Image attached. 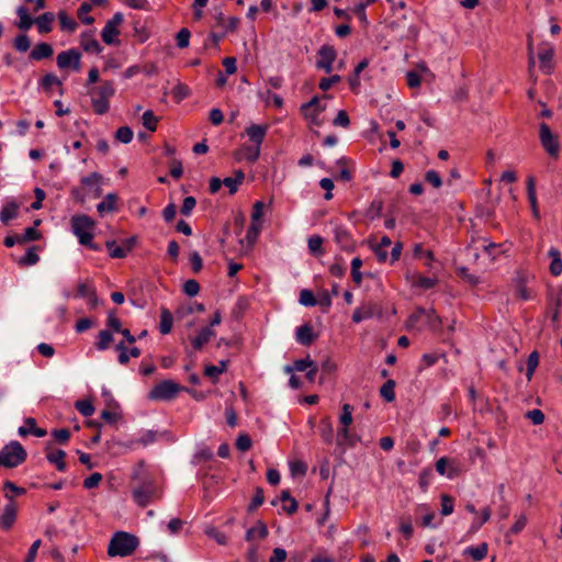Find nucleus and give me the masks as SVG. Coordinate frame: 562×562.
<instances>
[{
	"label": "nucleus",
	"mask_w": 562,
	"mask_h": 562,
	"mask_svg": "<svg viewBox=\"0 0 562 562\" xmlns=\"http://www.w3.org/2000/svg\"><path fill=\"white\" fill-rule=\"evenodd\" d=\"M144 467L145 461H138L132 473V481L135 483L132 496L134 502L143 508L162 497V490L155 476L148 473Z\"/></svg>",
	"instance_id": "1"
},
{
	"label": "nucleus",
	"mask_w": 562,
	"mask_h": 562,
	"mask_svg": "<svg viewBox=\"0 0 562 562\" xmlns=\"http://www.w3.org/2000/svg\"><path fill=\"white\" fill-rule=\"evenodd\" d=\"M71 229L78 241L82 246H87L92 250H100V247L93 243V229L95 222L86 214L75 215L71 217Z\"/></svg>",
	"instance_id": "2"
},
{
	"label": "nucleus",
	"mask_w": 562,
	"mask_h": 562,
	"mask_svg": "<svg viewBox=\"0 0 562 562\" xmlns=\"http://www.w3.org/2000/svg\"><path fill=\"white\" fill-rule=\"evenodd\" d=\"M139 546V539L126 531H116L108 546V554L114 557H128Z\"/></svg>",
	"instance_id": "3"
},
{
	"label": "nucleus",
	"mask_w": 562,
	"mask_h": 562,
	"mask_svg": "<svg viewBox=\"0 0 562 562\" xmlns=\"http://www.w3.org/2000/svg\"><path fill=\"white\" fill-rule=\"evenodd\" d=\"M91 104L95 114L103 115L110 110V99L115 94L114 83L111 80H104L102 83L90 91Z\"/></svg>",
	"instance_id": "4"
},
{
	"label": "nucleus",
	"mask_w": 562,
	"mask_h": 562,
	"mask_svg": "<svg viewBox=\"0 0 562 562\" xmlns=\"http://www.w3.org/2000/svg\"><path fill=\"white\" fill-rule=\"evenodd\" d=\"M27 452L21 442L12 440L0 450V468H18L25 462Z\"/></svg>",
	"instance_id": "5"
},
{
	"label": "nucleus",
	"mask_w": 562,
	"mask_h": 562,
	"mask_svg": "<svg viewBox=\"0 0 562 562\" xmlns=\"http://www.w3.org/2000/svg\"><path fill=\"white\" fill-rule=\"evenodd\" d=\"M180 391L191 392L171 380H164L149 391L147 397L151 401H171L177 397Z\"/></svg>",
	"instance_id": "6"
},
{
	"label": "nucleus",
	"mask_w": 562,
	"mask_h": 562,
	"mask_svg": "<svg viewBox=\"0 0 562 562\" xmlns=\"http://www.w3.org/2000/svg\"><path fill=\"white\" fill-rule=\"evenodd\" d=\"M539 138L547 154L552 158H558L560 153L558 135L552 133L550 126L547 123L540 124Z\"/></svg>",
	"instance_id": "7"
},
{
	"label": "nucleus",
	"mask_w": 562,
	"mask_h": 562,
	"mask_svg": "<svg viewBox=\"0 0 562 562\" xmlns=\"http://www.w3.org/2000/svg\"><path fill=\"white\" fill-rule=\"evenodd\" d=\"M136 236L123 239L120 245H117L115 240H106L105 247L109 250L111 258L123 259L133 250L136 245Z\"/></svg>",
	"instance_id": "8"
},
{
	"label": "nucleus",
	"mask_w": 562,
	"mask_h": 562,
	"mask_svg": "<svg viewBox=\"0 0 562 562\" xmlns=\"http://www.w3.org/2000/svg\"><path fill=\"white\" fill-rule=\"evenodd\" d=\"M81 54L75 48L63 50L57 55L56 63L59 69L72 68L76 71L80 70Z\"/></svg>",
	"instance_id": "9"
},
{
	"label": "nucleus",
	"mask_w": 562,
	"mask_h": 562,
	"mask_svg": "<svg viewBox=\"0 0 562 562\" xmlns=\"http://www.w3.org/2000/svg\"><path fill=\"white\" fill-rule=\"evenodd\" d=\"M319 59L316 61V67L324 70L326 74L333 71V64L337 58V52L333 45H323L318 49Z\"/></svg>",
	"instance_id": "10"
},
{
	"label": "nucleus",
	"mask_w": 562,
	"mask_h": 562,
	"mask_svg": "<svg viewBox=\"0 0 562 562\" xmlns=\"http://www.w3.org/2000/svg\"><path fill=\"white\" fill-rule=\"evenodd\" d=\"M436 471L448 479H454L460 474L457 461L448 457H441L436 461Z\"/></svg>",
	"instance_id": "11"
},
{
	"label": "nucleus",
	"mask_w": 562,
	"mask_h": 562,
	"mask_svg": "<svg viewBox=\"0 0 562 562\" xmlns=\"http://www.w3.org/2000/svg\"><path fill=\"white\" fill-rule=\"evenodd\" d=\"M5 497L9 499V503L4 506L3 513L0 516V527L4 530H9L15 522L16 507L12 496L5 494Z\"/></svg>",
	"instance_id": "12"
},
{
	"label": "nucleus",
	"mask_w": 562,
	"mask_h": 562,
	"mask_svg": "<svg viewBox=\"0 0 562 562\" xmlns=\"http://www.w3.org/2000/svg\"><path fill=\"white\" fill-rule=\"evenodd\" d=\"M335 241L339 245V247L345 251H353L356 243L347 228L344 226H336L335 231Z\"/></svg>",
	"instance_id": "13"
},
{
	"label": "nucleus",
	"mask_w": 562,
	"mask_h": 562,
	"mask_svg": "<svg viewBox=\"0 0 562 562\" xmlns=\"http://www.w3.org/2000/svg\"><path fill=\"white\" fill-rule=\"evenodd\" d=\"M80 46L86 53L100 54L103 47L95 40L93 31H85L80 35Z\"/></svg>",
	"instance_id": "14"
},
{
	"label": "nucleus",
	"mask_w": 562,
	"mask_h": 562,
	"mask_svg": "<svg viewBox=\"0 0 562 562\" xmlns=\"http://www.w3.org/2000/svg\"><path fill=\"white\" fill-rule=\"evenodd\" d=\"M321 98L315 95L308 102L302 104L301 111L305 115V117H310L313 121H316L319 113L325 111L326 105H322L319 103Z\"/></svg>",
	"instance_id": "15"
},
{
	"label": "nucleus",
	"mask_w": 562,
	"mask_h": 562,
	"mask_svg": "<svg viewBox=\"0 0 562 562\" xmlns=\"http://www.w3.org/2000/svg\"><path fill=\"white\" fill-rule=\"evenodd\" d=\"M360 438L349 431V427H341L337 432V446L345 452L346 447L353 448Z\"/></svg>",
	"instance_id": "16"
},
{
	"label": "nucleus",
	"mask_w": 562,
	"mask_h": 562,
	"mask_svg": "<svg viewBox=\"0 0 562 562\" xmlns=\"http://www.w3.org/2000/svg\"><path fill=\"white\" fill-rule=\"evenodd\" d=\"M268 125H259V124H251L246 128V134L249 137V140L256 145L261 146L263 143L267 132H268Z\"/></svg>",
	"instance_id": "17"
},
{
	"label": "nucleus",
	"mask_w": 562,
	"mask_h": 562,
	"mask_svg": "<svg viewBox=\"0 0 562 562\" xmlns=\"http://www.w3.org/2000/svg\"><path fill=\"white\" fill-rule=\"evenodd\" d=\"M54 49L53 46L49 43L42 42L36 44L33 49L30 53V59L31 60H43L48 59L53 56Z\"/></svg>",
	"instance_id": "18"
},
{
	"label": "nucleus",
	"mask_w": 562,
	"mask_h": 562,
	"mask_svg": "<svg viewBox=\"0 0 562 562\" xmlns=\"http://www.w3.org/2000/svg\"><path fill=\"white\" fill-rule=\"evenodd\" d=\"M48 451L46 453V459L49 463L55 464L56 469L60 472H65L67 469V464L65 462L66 452L61 449H57L55 451L50 450V443H48Z\"/></svg>",
	"instance_id": "19"
},
{
	"label": "nucleus",
	"mask_w": 562,
	"mask_h": 562,
	"mask_svg": "<svg viewBox=\"0 0 562 562\" xmlns=\"http://www.w3.org/2000/svg\"><path fill=\"white\" fill-rule=\"evenodd\" d=\"M19 210H20V204L16 201H14V200L7 201L0 211V221L4 225H7L10 221L18 217Z\"/></svg>",
	"instance_id": "20"
},
{
	"label": "nucleus",
	"mask_w": 562,
	"mask_h": 562,
	"mask_svg": "<svg viewBox=\"0 0 562 562\" xmlns=\"http://www.w3.org/2000/svg\"><path fill=\"white\" fill-rule=\"evenodd\" d=\"M317 335L314 333L313 327L310 324H303L296 329V340L302 346H311Z\"/></svg>",
	"instance_id": "21"
},
{
	"label": "nucleus",
	"mask_w": 562,
	"mask_h": 562,
	"mask_svg": "<svg viewBox=\"0 0 562 562\" xmlns=\"http://www.w3.org/2000/svg\"><path fill=\"white\" fill-rule=\"evenodd\" d=\"M527 196L531 206L532 215L536 220L540 218V211L538 207V201L536 195V181L535 178L529 176L527 178Z\"/></svg>",
	"instance_id": "22"
},
{
	"label": "nucleus",
	"mask_w": 562,
	"mask_h": 562,
	"mask_svg": "<svg viewBox=\"0 0 562 562\" xmlns=\"http://www.w3.org/2000/svg\"><path fill=\"white\" fill-rule=\"evenodd\" d=\"M116 202L117 194L116 193H108L104 199L98 203L97 211L100 216H103L106 213H112L116 211Z\"/></svg>",
	"instance_id": "23"
},
{
	"label": "nucleus",
	"mask_w": 562,
	"mask_h": 562,
	"mask_svg": "<svg viewBox=\"0 0 562 562\" xmlns=\"http://www.w3.org/2000/svg\"><path fill=\"white\" fill-rule=\"evenodd\" d=\"M16 14L20 20L15 23V26L23 32L30 30L35 19L30 15L27 8L24 5L19 7L16 9Z\"/></svg>",
	"instance_id": "24"
},
{
	"label": "nucleus",
	"mask_w": 562,
	"mask_h": 562,
	"mask_svg": "<svg viewBox=\"0 0 562 562\" xmlns=\"http://www.w3.org/2000/svg\"><path fill=\"white\" fill-rule=\"evenodd\" d=\"M554 50L552 47L547 49H542L539 52L538 57L540 60V69L542 72L549 75L553 69L552 59H553Z\"/></svg>",
	"instance_id": "25"
},
{
	"label": "nucleus",
	"mask_w": 562,
	"mask_h": 562,
	"mask_svg": "<svg viewBox=\"0 0 562 562\" xmlns=\"http://www.w3.org/2000/svg\"><path fill=\"white\" fill-rule=\"evenodd\" d=\"M26 426H31L32 429H26V427H20L18 432L20 436L25 437L30 434L34 435L35 437L42 438L47 435L46 429L40 428L36 426V420L33 417H27L24 422Z\"/></svg>",
	"instance_id": "26"
},
{
	"label": "nucleus",
	"mask_w": 562,
	"mask_h": 562,
	"mask_svg": "<svg viewBox=\"0 0 562 562\" xmlns=\"http://www.w3.org/2000/svg\"><path fill=\"white\" fill-rule=\"evenodd\" d=\"M120 35L119 27L105 23L104 27L101 31V38L106 45H117L120 41L117 36Z\"/></svg>",
	"instance_id": "27"
},
{
	"label": "nucleus",
	"mask_w": 562,
	"mask_h": 562,
	"mask_svg": "<svg viewBox=\"0 0 562 562\" xmlns=\"http://www.w3.org/2000/svg\"><path fill=\"white\" fill-rule=\"evenodd\" d=\"M215 335L210 327L202 328L199 334L191 339V345L195 350H201L203 346Z\"/></svg>",
	"instance_id": "28"
},
{
	"label": "nucleus",
	"mask_w": 562,
	"mask_h": 562,
	"mask_svg": "<svg viewBox=\"0 0 562 562\" xmlns=\"http://www.w3.org/2000/svg\"><path fill=\"white\" fill-rule=\"evenodd\" d=\"M55 19L54 13L45 12L35 19L34 23L37 25L40 34H47L52 31V23Z\"/></svg>",
	"instance_id": "29"
},
{
	"label": "nucleus",
	"mask_w": 562,
	"mask_h": 562,
	"mask_svg": "<svg viewBox=\"0 0 562 562\" xmlns=\"http://www.w3.org/2000/svg\"><path fill=\"white\" fill-rule=\"evenodd\" d=\"M268 533L269 531L267 525L263 521L258 520L256 522V526L249 528L246 531L245 539L248 542L252 541L256 536L260 539H265L268 536Z\"/></svg>",
	"instance_id": "30"
},
{
	"label": "nucleus",
	"mask_w": 562,
	"mask_h": 562,
	"mask_svg": "<svg viewBox=\"0 0 562 562\" xmlns=\"http://www.w3.org/2000/svg\"><path fill=\"white\" fill-rule=\"evenodd\" d=\"M57 18L61 31L74 33L77 30L78 23L66 11H59Z\"/></svg>",
	"instance_id": "31"
},
{
	"label": "nucleus",
	"mask_w": 562,
	"mask_h": 562,
	"mask_svg": "<svg viewBox=\"0 0 562 562\" xmlns=\"http://www.w3.org/2000/svg\"><path fill=\"white\" fill-rule=\"evenodd\" d=\"M319 435L323 441L327 445H331L334 441V428L329 417H324L321 420Z\"/></svg>",
	"instance_id": "32"
},
{
	"label": "nucleus",
	"mask_w": 562,
	"mask_h": 562,
	"mask_svg": "<svg viewBox=\"0 0 562 562\" xmlns=\"http://www.w3.org/2000/svg\"><path fill=\"white\" fill-rule=\"evenodd\" d=\"M549 257L551 258L549 266L550 273L554 277L560 276L562 273V259L560 251L555 248H551L549 250Z\"/></svg>",
	"instance_id": "33"
},
{
	"label": "nucleus",
	"mask_w": 562,
	"mask_h": 562,
	"mask_svg": "<svg viewBox=\"0 0 562 562\" xmlns=\"http://www.w3.org/2000/svg\"><path fill=\"white\" fill-rule=\"evenodd\" d=\"M113 339V331H111L110 329H102L98 334V339L94 342V346L99 351L106 350L110 347Z\"/></svg>",
	"instance_id": "34"
},
{
	"label": "nucleus",
	"mask_w": 562,
	"mask_h": 562,
	"mask_svg": "<svg viewBox=\"0 0 562 562\" xmlns=\"http://www.w3.org/2000/svg\"><path fill=\"white\" fill-rule=\"evenodd\" d=\"M173 325V316L171 312L162 307L160 312V324H159V330L162 335H167L171 331Z\"/></svg>",
	"instance_id": "35"
},
{
	"label": "nucleus",
	"mask_w": 562,
	"mask_h": 562,
	"mask_svg": "<svg viewBox=\"0 0 562 562\" xmlns=\"http://www.w3.org/2000/svg\"><path fill=\"white\" fill-rule=\"evenodd\" d=\"M245 179V173L241 169H238L235 171V177H227L223 179V184L226 186L229 189V193L234 194L237 190L239 184Z\"/></svg>",
	"instance_id": "36"
},
{
	"label": "nucleus",
	"mask_w": 562,
	"mask_h": 562,
	"mask_svg": "<svg viewBox=\"0 0 562 562\" xmlns=\"http://www.w3.org/2000/svg\"><path fill=\"white\" fill-rule=\"evenodd\" d=\"M228 360H221L218 366H206L204 369V374L216 382L218 380V375L227 370Z\"/></svg>",
	"instance_id": "37"
},
{
	"label": "nucleus",
	"mask_w": 562,
	"mask_h": 562,
	"mask_svg": "<svg viewBox=\"0 0 562 562\" xmlns=\"http://www.w3.org/2000/svg\"><path fill=\"white\" fill-rule=\"evenodd\" d=\"M487 543L482 542L476 547H469L464 553L469 554L474 561H482L487 554Z\"/></svg>",
	"instance_id": "38"
},
{
	"label": "nucleus",
	"mask_w": 562,
	"mask_h": 562,
	"mask_svg": "<svg viewBox=\"0 0 562 562\" xmlns=\"http://www.w3.org/2000/svg\"><path fill=\"white\" fill-rule=\"evenodd\" d=\"M37 246H31L26 254L19 259L18 263L22 267L34 266L40 261V256L36 254Z\"/></svg>",
	"instance_id": "39"
},
{
	"label": "nucleus",
	"mask_w": 562,
	"mask_h": 562,
	"mask_svg": "<svg viewBox=\"0 0 562 562\" xmlns=\"http://www.w3.org/2000/svg\"><path fill=\"white\" fill-rule=\"evenodd\" d=\"M92 10V4L89 2H82L77 11L78 19L81 23L86 25H91L94 23V18L89 15V12Z\"/></svg>",
	"instance_id": "40"
},
{
	"label": "nucleus",
	"mask_w": 562,
	"mask_h": 562,
	"mask_svg": "<svg viewBox=\"0 0 562 562\" xmlns=\"http://www.w3.org/2000/svg\"><path fill=\"white\" fill-rule=\"evenodd\" d=\"M383 201L381 199H374L366 211V216L370 221H374L382 215Z\"/></svg>",
	"instance_id": "41"
},
{
	"label": "nucleus",
	"mask_w": 562,
	"mask_h": 562,
	"mask_svg": "<svg viewBox=\"0 0 562 562\" xmlns=\"http://www.w3.org/2000/svg\"><path fill=\"white\" fill-rule=\"evenodd\" d=\"M395 381L389 379L380 389V395L387 402L391 403L395 400Z\"/></svg>",
	"instance_id": "42"
},
{
	"label": "nucleus",
	"mask_w": 562,
	"mask_h": 562,
	"mask_svg": "<svg viewBox=\"0 0 562 562\" xmlns=\"http://www.w3.org/2000/svg\"><path fill=\"white\" fill-rule=\"evenodd\" d=\"M374 314V308L372 306H361L353 311L352 321L355 323H360L364 319L371 318Z\"/></svg>",
	"instance_id": "43"
},
{
	"label": "nucleus",
	"mask_w": 562,
	"mask_h": 562,
	"mask_svg": "<svg viewBox=\"0 0 562 562\" xmlns=\"http://www.w3.org/2000/svg\"><path fill=\"white\" fill-rule=\"evenodd\" d=\"M412 284L423 290H430L437 284V279L417 274Z\"/></svg>",
	"instance_id": "44"
},
{
	"label": "nucleus",
	"mask_w": 562,
	"mask_h": 562,
	"mask_svg": "<svg viewBox=\"0 0 562 562\" xmlns=\"http://www.w3.org/2000/svg\"><path fill=\"white\" fill-rule=\"evenodd\" d=\"M76 409L85 417H90L94 413V406L89 400H79L75 403Z\"/></svg>",
	"instance_id": "45"
},
{
	"label": "nucleus",
	"mask_w": 562,
	"mask_h": 562,
	"mask_svg": "<svg viewBox=\"0 0 562 562\" xmlns=\"http://www.w3.org/2000/svg\"><path fill=\"white\" fill-rule=\"evenodd\" d=\"M539 364V353L538 351H532L527 359V369H526V376L527 380L530 381L532 379V375Z\"/></svg>",
	"instance_id": "46"
},
{
	"label": "nucleus",
	"mask_w": 562,
	"mask_h": 562,
	"mask_svg": "<svg viewBox=\"0 0 562 562\" xmlns=\"http://www.w3.org/2000/svg\"><path fill=\"white\" fill-rule=\"evenodd\" d=\"M13 47L20 53H26L31 47L30 37L26 34H19L13 40Z\"/></svg>",
	"instance_id": "47"
},
{
	"label": "nucleus",
	"mask_w": 562,
	"mask_h": 562,
	"mask_svg": "<svg viewBox=\"0 0 562 562\" xmlns=\"http://www.w3.org/2000/svg\"><path fill=\"white\" fill-rule=\"evenodd\" d=\"M143 125L150 132H155L157 130L158 117L154 114L151 110H147L143 114Z\"/></svg>",
	"instance_id": "48"
},
{
	"label": "nucleus",
	"mask_w": 562,
	"mask_h": 562,
	"mask_svg": "<svg viewBox=\"0 0 562 562\" xmlns=\"http://www.w3.org/2000/svg\"><path fill=\"white\" fill-rule=\"evenodd\" d=\"M307 246L313 255L317 256L323 254V238L319 235L311 236L307 240Z\"/></svg>",
	"instance_id": "49"
},
{
	"label": "nucleus",
	"mask_w": 562,
	"mask_h": 562,
	"mask_svg": "<svg viewBox=\"0 0 562 562\" xmlns=\"http://www.w3.org/2000/svg\"><path fill=\"white\" fill-rule=\"evenodd\" d=\"M106 326L113 333H120L122 330V323L120 318L116 316L115 310H112L108 313Z\"/></svg>",
	"instance_id": "50"
},
{
	"label": "nucleus",
	"mask_w": 562,
	"mask_h": 562,
	"mask_svg": "<svg viewBox=\"0 0 562 562\" xmlns=\"http://www.w3.org/2000/svg\"><path fill=\"white\" fill-rule=\"evenodd\" d=\"M300 304L304 306H315L317 305V299L315 297L314 293L311 290L303 289L300 292L299 297Z\"/></svg>",
	"instance_id": "51"
},
{
	"label": "nucleus",
	"mask_w": 562,
	"mask_h": 562,
	"mask_svg": "<svg viewBox=\"0 0 562 562\" xmlns=\"http://www.w3.org/2000/svg\"><path fill=\"white\" fill-rule=\"evenodd\" d=\"M265 501V494H263V490L260 487V486H257L256 490H255V495L250 502V504L248 505V508L247 510L249 513H252L254 510H256L259 506L262 505Z\"/></svg>",
	"instance_id": "52"
},
{
	"label": "nucleus",
	"mask_w": 562,
	"mask_h": 562,
	"mask_svg": "<svg viewBox=\"0 0 562 562\" xmlns=\"http://www.w3.org/2000/svg\"><path fill=\"white\" fill-rule=\"evenodd\" d=\"M133 131L128 126H122L117 128L115 132V138L123 144L131 143L133 139Z\"/></svg>",
	"instance_id": "53"
},
{
	"label": "nucleus",
	"mask_w": 562,
	"mask_h": 562,
	"mask_svg": "<svg viewBox=\"0 0 562 562\" xmlns=\"http://www.w3.org/2000/svg\"><path fill=\"white\" fill-rule=\"evenodd\" d=\"M352 411L353 407L350 404H344L342 405V412L339 417V422L341 424V427H349L352 423Z\"/></svg>",
	"instance_id": "54"
},
{
	"label": "nucleus",
	"mask_w": 562,
	"mask_h": 562,
	"mask_svg": "<svg viewBox=\"0 0 562 562\" xmlns=\"http://www.w3.org/2000/svg\"><path fill=\"white\" fill-rule=\"evenodd\" d=\"M40 238L41 233L35 227H27L24 233L20 235L21 244L38 240Z\"/></svg>",
	"instance_id": "55"
},
{
	"label": "nucleus",
	"mask_w": 562,
	"mask_h": 562,
	"mask_svg": "<svg viewBox=\"0 0 562 562\" xmlns=\"http://www.w3.org/2000/svg\"><path fill=\"white\" fill-rule=\"evenodd\" d=\"M115 350L119 352L117 361L120 364L125 366L130 362V356L127 351V347L124 344V340L120 341L115 345Z\"/></svg>",
	"instance_id": "56"
},
{
	"label": "nucleus",
	"mask_w": 562,
	"mask_h": 562,
	"mask_svg": "<svg viewBox=\"0 0 562 562\" xmlns=\"http://www.w3.org/2000/svg\"><path fill=\"white\" fill-rule=\"evenodd\" d=\"M52 436L58 443L66 445L68 442V440L70 439L71 434L68 428H60V429H54L52 431Z\"/></svg>",
	"instance_id": "57"
},
{
	"label": "nucleus",
	"mask_w": 562,
	"mask_h": 562,
	"mask_svg": "<svg viewBox=\"0 0 562 562\" xmlns=\"http://www.w3.org/2000/svg\"><path fill=\"white\" fill-rule=\"evenodd\" d=\"M260 147L259 145H251V146H245L244 147V150H245V158L249 161V162H255L258 160L259 156H260Z\"/></svg>",
	"instance_id": "58"
},
{
	"label": "nucleus",
	"mask_w": 562,
	"mask_h": 562,
	"mask_svg": "<svg viewBox=\"0 0 562 562\" xmlns=\"http://www.w3.org/2000/svg\"><path fill=\"white\" fill-rule=\"evenodd\" d=\"M183 292L190 297L195 296L200 292L199 282L194 279L187 280L183 284Z\"/></svg>",
	"instance_id": "59"
},
{
	"label": "nucleus",
	"mask_w": 562,
	"mask_h": 562,
	"mask_svg": "<svg viewBox=\"0 0 562 562\" xmlns=\"http://www.w3.org/2000/svg\"><path fill=\"white\" fill-rule=\"evenodd\" d=\"M251 445V438L247 434H239L235 442L236 448L240 451L249 450Z\"/></svg>",
	"instance_id": "60"
},
{
	"label": "nucleus",
	"mask_w": 562,
	"mask_h": 562,
	"mask_svg": "<svg viewBox=\"0 0 562 562\" xmlns=\"http://www.w3.org/2000/svg\"><path fill=\"white\" fill-rule=\"evenodd\" d=\"M261 231V224L259 222H252L246 233V239L249 244H254Z\"/></svg>",
	"instance_id": "61"
},
{
	"label": "nucleus",
	"mask_w": 562,
	"mask_h": 562,
	"mask_svg": "<svg viewBox=\"0 0 562 562\" xmlns=\"http://www.w3.org/2000/svg\"><path fill=\"white\" fill-rule=\"evenodd\" d=\"M458 276L470 283L471 285H476L479 283V278L472 273H470L467 267L458 268Z\"/></svg>",
	"instance_id": "62"
},
{
	"label": "nucleus",
	"mask_w": 562,
	"mask_h": 562,
	"mask_svg": "<svg viewBox=\"0 0 562 562\" xmlns=\"http://www.w3.org/2000/svg\"><path fill=\"white\" fill-rule=\"evenodd\" d=\"M190 31L186 27L181 29L177 34V46L180 48H186L189 46L190 41Z\"/></svg>",
	"instance_id": "63"
},
{
	"label": "nucleus",
	"mask_w": 562,
	"mask_h": 562,
	"mask_svg": "<svg viewBox=\"0 0 562 562\" xmlns=\"http://www.w3.org/2000/svg\"><path fill=\"white\" fill-rule=\"evenodd\" d=\"M101 481H102V474L99 472H94L90 476L85 479L83 487L87 490L94 488L100 484Z\"/></svg>",
	"instance_id": "64"
}]
</instances>
